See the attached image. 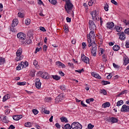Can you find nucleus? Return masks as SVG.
Returning <instances> with one entry per match:
<instances>
[{
	"label": "nucleus",
	"instance_id": "nucleus-30",
	"mask_svg": "<svg viewBox=\"0 0 129 129\" xmlns=\"http://www.w3.org/2000/svg\"><path fill=\"white\" fill-rule=\"evenodd\" d=\"M4 63H6V59L5 58L2 57H0V65H3Z\"/></svg>",
	"mask_w": 129,
	"mask_h": 129
},
{
	"label": "nucleus",
	"instance_id": "nucleus-54",
	"mask_svg": "<svg viewBox=\"0 0 129 129\" xmlns=\"http://www.w3.org/2000/svg\"><path fill=\"white\" fill-rule=\"evenodd\" d=\"M113 66L114 68H115L116 69H118V68H119V66H118V65H117L115 63H113Z\"/></svg>",
	"mask_w": 129,
	"mask_h": 129
},
{
	"label": "nucleus",
	"instance_id": "nucleus-5",
	"mask_svg": "<svg viewBox=\"0 0 129 129\" xmlns=\"http://www.w3.org/2000/svg\"><path fill=\"white\" fill-rule=\"evenodd\" d=\"M90 15L92 17L93 21H99V18L98 17V14L96 10H94L90 13Z\"/></svg>",
	"mask_w": 129,
	"mask_h": 129
},
{
	"label": "nucleus",
	"instance_id": "nucleus-14",
	"mask_svg": "<svg viewBox=\"0 0 129 129\" xmlns=\"http://www.w3.org/2000/svg\"><path fill=\"white\" fill-rule=\"evenodd\" d=\"M41 85H42V83L40 82V79L39 78L36 79L35 82V86L36 88L40 89V88H41Z\"/></svg>",
	"mask_w": 129,
	"mask_h": 129
},
{
	"label": "nucleus",
	"instance_id": "nucleus-47",
	"mask_svg": "<svg viewBox=\"0 0 129 129\" xmlns=\"http://www.w3.org/2000/svg\"><path fill=\"white\" fill-rule=\"evenodd\" d=\"M25 25L29 26L30 25V19H26L25 21Z\"/></svg>",
	"mask_w": 129,
	"mask_h": 129
},
{
	"label": "nucleus",
	"instance_id": "nucleus-61",
	"mask_svg": "<svg viewBox=\"0 0 129 129\" xmlns=\"http://www.w3.org/2000/svg\"><path fill=\"white\" fill-rule=\"evenodd\" d=\"M104 9L106 12H107L108 11V5L105 6Z\"/></svg>",
	"mask_w": 129,
	"mask_h": 129
},
{
	"label": "nucleus",
	"instance_id": "nucleus-60",
	"mask_svg": "<svg viewBox=\"0 0 129 129\" xmlns=\"http://www.w3.org/2000/svg\"><path fill=\"white\" fill-rule=\"evenodd\" d=\"M4 6H3V4H0V12H3L4 10Z\"/></svg>",
	"mask_w": 129,
	"mask_h": 129
},
{
	"label": "nucleus",
	"instance_id": "nucleus-44",
	"mask_svg": "<svg viewBox=\"0 0 129 129\" xmlns=\"http://www.w3.org/2000/svg\"><path fill=\"white\" fill-rule=\"evenodd\" d=\"M93 127H94V125H92L91 123H89L88 125V129H92Z\"/></svg>",
	"mask_w": 129,
	"mask_h": 129
},
{
	"label": "nucleus",
	"instance_id": "nucleus-48",
	"mask_svg": "<svg viewBox=\"0 0 129 129\" xmlns=\"http://www.w3.org/2000/svg\"><path fill=\"white\" fill-rule=\"evenodd\" d=\"M39 30L40 31H42V32H46V29H45V27H39Z\"/></svg>",
	"mask_w": 129,
	"mask_h": 129
},
{
	"label": "nucleus",
	"instance_id": "nucleus-23",
	"mask_svg": "<svg viewBox=\"0 0 129 129\" xmlns=\"http://www.w3.org/2000/svg\"><path fill=\"white\" fill-rule=\"evenodd\" d=\"M110 120L111 122H112V123H114L115 122H117L118 121V119L117 118L114 117H112L110 118Z\"/></svg>",
	"mask_w": 129,
	"mask_h": 129
},
{
	"label": "nucleus",
	"instance_id": "nucleus-28",
	"mask_svg": "<svg viewBox=\"0 0 129 129\" xmlns=\"http://www.w3.org/2000/svg\"><path fill=\"white\" fill-rule=\"evenodd\" d=\"M64 128L65 129H71L72 128V124L71 125L70 124L68 123L64 125Z\"/></svg>",
	"mask_w": 129,
	"mask_h": 129
},
{
	"label": "nucleus",
	"instance_id": "nucleus-10",
	"mask_svg": "<svg viewBox=\"0 0 129 129\" xmlns=\"http://www.w3.org/2000/svg\"><path fill=\"white\" fill-rule=\"evenodd\" d=\"M89 25L90 26V29L91 31L92 30H94V29H96V25L94 24V22L92 20H90L89 21Z\"/></svg>",
	"mask_w": 129,
	"mask_h": 129
},
{
	"label": "nucleus",
	"instance_id": "nucleus-51",
	"mask_svg": "<svg viewBox=\"0 0 129 129\" xmlns=\"http://www.w3.org/2000/svg\"><path fill=\"white\" fill-rule=\"evenodd\" d=\"M18 16L19 18H23L24 17V14H23L22 13H18Z\"/></svg>",
	"mask_w": 129,
	"mask_h": 129
},
{
	"label": "nucleus",
	"instance_id": "nucleus-21",
	"mask_svg": "<svg viewBox=\"0 0 129 129\" xmlns=\"http://www.w3.org/2000/svg\"><path fill=\"white\" fill-rule=\"evenodd\" d=\"M56 64L58 67H61V68H65V67H66V66L60 61H57Z\"/></svg>",
	"mask_w": 129,
	"mask_h": 129
},
{
	"label": "nucleus",
	"instance_id": "nucleus-19",
	"mask_svg": "<svg viewBox=\"0 0 129 129\" xmlns=\"http://www.w3.org/2000/svg\"><path fill=\"white\" fill-rule=\"evenodd\" d=\"M25 62L22 61L20 64H19L16 68L17 70H21V69H23L24 68V64Z\"/></svg>",
	"mask_w": 129,
	"mask_h": 129
},
{
	"label": "nucleus",
	"instance_id": "nucleus-55",
	"mask_svg": "<svg viewBox=\"0 0 129 129\" xmlns=\"http://www.w3.org/2000/svg\"><path fill=\"white\" fill-rule=\"evenodd\" d=\"M47 49H48V46L46 45H44L43 46V51H47Z\"/></svg>",
	"mask_w": 129,
	"mask_h": 129
},
{
	"label": "nucleus",
	"instance_id": "nucleus-42",
	"mask_svg": "<svg viewBox=\"0 0 129 129\" xmlns=\"http://www.w3.org/2000/svg\"><path fill=\"white\" fill-rule=\"evenodd\" d=\"M32 112L34 113V114H35V115H37V114L39 113V111H38L37 109H34L32 110Z\"/></svg>",
	"mask_w": 129,
	"mask_h": 129
},
{
	"label": "nucleus",
	"instance_id": "nucleus-58",
	"mask_svg": "<svg viewBox=\"0 0 129 129\" xmlns=\"http://www.w3.org/2000/svg\"><path fill=\"white\" fill-rule=\"evenodd\" d=\"M127 90H125L123 91H122L121 93H120V94L121 95H122V94H127Z\"/></svg>",
	"mask_w": 129,
	"mask_h": 129
},
{
	"label": "nucleus",
	"instance_id": "nucleus-3",
	"mask_svg": "<svg viewBox=\"0 0 129 129\" xmlns=\"http://www.w3.org/2000/svg\"><path fill=\"white\" fill-rule=\"evenodd\" d=\"M22 53H23V49L19 48L16 52V57L15 58L16 61H21L22 60L23 57L22 56Z\"/></svg>",
	"mask_w": 129,
	"mask_h": 129
},
{
	"label": "nucleus",
	"instance_id": "nucleus-2",
	"mask_svg": "<svg viewBox=\"0 0 129 129\" xmlns=\"http://www.w3.org/2000/svg\"><path fill=\"white\" fill-rule=\"evenodd\" d=\"M64 9L67 11L68 14H71L72 10H73V4L70 2V1H67Z\"/></svg>",
	"mask_w": 129,
	"mask_h": 129
},
{
	"label": "nucleus",
	"instance_id": "nucleus-31",
	"mask_svg": "<svg viewBox=\"0 0 129 129\" xmlns=\"http://www.w3.org/2000/svg\"><path fill=\"white\" fill-rule=\"evenodd\" d=\"M102 61L104 62H106L107 61V55L106 54H103L102 56Z\"/></svg>",
	"mask_w": 129,
	"mask_h": 129
},
{
	"label": "nucleus",
	"instance_id": "nucleus-36",
	"mask_svg": "<svg viewBox=\"0 0 129 129\" xmlns=\"http://www.w3.org/2000/svg\"><path fill=\"white\" fill-rule=\"evenodd\" d=\"M123 103V101L121 100L120 101H118L117 102L116 105L117 106H120V105H122Z\"/></svg>",
	"mask_w": 129,
	"mask_h": 129
},
{
	"label": "nucleus",
	"instance_id": "nucleus-16",
	"mask_svg": "<svg viewBox=\"0 0 129 129\" xmlns=\"http://www.w3.org/2000/svg\"><path fill=\"white\" fill-rule=\"evenodd\" d=\"M18 24H19V20L18 19H14L12 21L11 27L15 28V27L18 25Z\"/></svg>",
	"mask_w": 129,
	"mask_h": 129
},
{
	"label": "nucleus",
	"instance_id": "nucleus-57",
	"mask_svg": "<svg viewBox=\"0 0 129 129\" xmlns=\"http://www.w3.org/2000/svg\"><path fill=\"white\" fill-rule=\"evenodd\" d=\"M111 3H112V4H113V5H115V6H117V2H116V1L114 0H111Z\"/></svg>",
	"mask_w": 129,
	"mask_h": 129
},
{
	"label": "nucleus",
	"instance_id": "nucleus-49",
	"mask_svg": "<svg viewBox=\"0 0 129 129\" xmlns=\"http://www.w3.org/2000/svg\"><path fill=\"white\" fill-rule=\"evenodd\" d=\"M64 32L67 34L69 32V29H68V27L66 26H64Z\"/></svg>",
	"mask_w": 129,
	"mask_h": 129
},
{
	"label": "nucleus",
	"instance_id": "nucleus-29",
	"mask_svg": "<svg viewBox=\"0 0 129 129\" xmlns=\"http://www.w3.org/2000/svg\"><path fill=\"white\" fill-rule=\"evenodd\" d=\"M60 120L62 121V122H68V120L67 119V118H66L64 116L61 117Z\"/></svg>",
	"mask_w": 129,
	"mask_h": 129
},
{
	"label": "nucleus",
	"instance_id": "nucleus-33",
	"mask_svg": "<svg viewBox=\"0 0 129 129\" xmlns=\"http://www.w3.org/2000/svg\"><path fill=\"white\" fill-rule=\"evenodd\" d=\"M115 29H116V32H120V31H121V30H122V27H120V26H115Z\"/></svg>",
	"mask_w": 129,
	"mask_h": 129
},
{
	"label": "nucleus",
	"instance_id": "nucleus-4",
	"mask_svg": "<svg viewBox=\"0 0 129 129\" xmlns=\"http://www.w3.org/2000/svg\"><path fill=\"white\" fill-rule=\"evenodd\" d=\"M92 46L91 48V53L93 57H95L96 56V52H97V46L96 45V43L95 42H91V47Z\"/></svg>",
	"mask_w": 129,
	"mask_h": 129
},
{
	"label": "nucleus",
	"instance_id": "nucleus-18",
	"mask_svg": "<svg viewBox=\"0 0 129 129\" xmlns=\"http://www.w3.org/2000/svg\"><path fill=\"white\" fill-rule=\"evenodd\" d=\"M22 43H23V44H26V45H30V44H32V43H33V41H32V40L30 38L27 39L25 41H23Z\"/></svg>",
	"mask_w": 129,
	"mask_h": 129
},
{
	"label": "nucleus",
	"instance_id": "nucleus-40",
	"mask_svg": "<svg viewBox=\"0 0 129 129\" xmlns=\"http://www.w3.org/2000/svg\"><path fill=\"white\" fill-rule=\"evenodd\" d=\"M50 4L52 5H56L57 4V0H48Z\"/></svg>",
	"mask_w": 129,
	"mask_h": 129
},
{
	"label": "nucleus",
	"instance_id": "nucleus-41",
	"mask_svg": "<svg viewBox=\"0 0 129 129\" xmlns=\"http://www.w3.org/2000/svg\"><path fill=\"white\" fill-rule=\"evenodd\" d=\"M40 50H42V47H40V48L37 47L35 49V51L34 53L35 54H37V53H38V52H40Z\"/></svg>",
	"mask_w": 129,
	"mask_h": 129
},
{
	"label": "nucleus",
	"instance_id": "nucleus-26",
	"mask_svg": "<svg viewBox=\"0 0 129 129\" xmlns=\"http://www.w3.org/2000/svg\"><path fill=\"white\" fill-rule=\"evenodd\" d=\"M119 49H120V47H119V45H115L113 47V50L115 51H118Z\"/></svg>",
	"mask_w": 129,
	"mask_h": 129
},
{
	"label": "nucleus",
	"instance_id": "nucleus-52",
	"mask_svg": "<svg viewBox=\"0 0 129 129\" xmlns=\"http://www.w3.org/2000/svg\"><path fill=\"white\" fill-rule=\"evenodd\" d=\"M43 112L44 113H45V114H49L50 113V111L44 109Z\"/></svg>",
	"mask_w": 129,
	"mask_h": 129
},
{
	"label": "nucleus",
	"instance_id": "nucleus-43",
	"mask_svg": "<svg viewBox=\"0 0 129 129\" xmlns=\"http://www.w3.org/2000/svg\"><path fill=\"white\" fill-rule=\"evenodd\" d=\"M15 27H10V31L11 32H12V33H16L17 30H16V28H14Z\"/></svg>",
	"mask_w": 129,
	"mask_h": 129
},
{
	"label": "nucleus",
	"instance_id": "nucleus-34",
	"mask_svg": "<svg viewBox=\"0 0 129 129\" xmlns=\"http://www.w3.org/2000/svg\"><path fill=\"white\" fill-rule=\"evenodd\" d=\"M33 65H34L35 67L38 69L39 68V64H38V61L36 60H34L33 61Z\"/></svg>",
	"mask_w": 129,
	"mask_h": 129
},
{
	"label": "nucleus",
	"instance_id": "nucleus-11",
	"mask_svg": "<svg viewBox=\"0 0 129 129\" xmlns=\"http://www.w3.org/2000/svg\"><path fill=\"white\" fill-rule=\"evenodd\" d=\"M118 36H119V38L121 41H124L125 40V34L124 32H121L120 33H117Z\"/></svg>",
	"mask_w": 129,
	"mask_h": 129
},
{
	"label": "nucleus",
	"instance_id": "nucleus-62",
	"mask_svg": "<svg viewBox=\"0 0 129 129\" xmlns=\"http://www.w3.org/2000/svg\"><path fill=\"white\" fill-rule=\"evenodd\" d=\"M66 20H67V22L68 23H71V18H70L69 17H67Z\"/></svg>",
	"mask_w": 129,
	"mask_h": 129
},
{
	"label": "nucleus",
	"instance_id": "nucleus-20",
	"mask_svg": "<svg viewBox=\"0 0 129 129\" xmlns=\"http://www.w3.org/2000/svg\"><path fill=\"white\" fill-rule=\"evenodd\" d=\"M123 65H124L125 66L126 65H127V64L129 63V58L127 56H125L123 57Z\"/></svg>",
	"mask_w": 129,
	"mask_h": 129
},
{
	"label": "nucleus",
	"instance_id": "nucleus-15",
	"mask_svg": "<svg viewBox=\"0 0 129 129\" xmlns=\"http://www.w3.org/2000/svg\"><path fill=\"white\" fill-rule=\"evenodd\" d=\"M81 59L85 63H86L87 64V63L89 64V58L86 57V56L83 55V56H82Z\"/></svg>",
	"mask_w": 129,
	"mask_h": 129
},
{
	"label": "nucleus",
	"instance_id": "nucleus-38",
	"mask_svg": "<svg viewBox=\"0 0 129 129\" xmlns=\"http://www.w3.org/2000/svg\"><path fill=\"white\" fill-rule=\"evenodd\" d=\"M25 126H26V127H32V124H31L30 122H27L25 123Z\"/></svg>",
	"mask_w": 129,
	"mask_h": 129
},
{
	"label": "nucleus",
	"instance_id": "nucleus-39",
	"mask_svg": "<svg viewBox=\"0 0 129 129\" xmlns=\"http://www.w3.org/2000/svg\"><path fill=\"white\" fill-rule=\"evenodd\" d=\"M100 93L103 94L104 95H106V94H107L106 90H105V89L100 90Z\"/></svg>",
	"mask_w": 129,
	"mask_h": 129
},
{
	"label": "nucleus",
	"instance_id": "nucleus-63",
	"mask_svg": "<svg viewBox=\"0 0 129 129\" xmlns=\"http://www.w3.org/2000/svg\"><path fill=\"white\" fill-rule=\"evenodd\" d=\"M125 47L126 48H129V41H126Z\"/></svg>",
	"mask_w": 129,
	"mask_h": 129
},
{
	"label": "nucleus",
	"instance_id": "nucleus-50",
	"mask_svg": "<svg viewBox=\"0 0 129 129\" xmlns=\"http://www.w3.org/2000/svg\"><path fill=\"white\" fill-rule=\"evenodd\" d=\"M45 101H46L47 102H50V101H51V100H52V98L49 97V98H46L45 99Z\"/></svg>",
	"mask_w": 129,
	"mask_h": 129
},
{
	"label": "nucleus",
	"instance_id": "nucleus-37",
	"mask_svg": "<svg viewBox=\"0 0 129 129\" xmlns=\"http://www.w3.org/2000/svg\"><path fill=\"white\" fill-rule=\"evenodd\" d=\"M2 121L5 123H9V121L7 119V116H6L3 118Z\"/></svg>",
	"mask_w": 129,
	"mask_h": 129
},
{
	"label": "nucleus",
	"instance_id": "nucleus-46",
	"mask_svg": "<svg viewBox=\"0 0 129 129\" xmlns=\"http://www.w3.org/2000/svg\"><path fill=\"white\" fill-rule=\"evenodd\" d=\"M17 85H20L21 86H22V85H26V82H18L17 83Z\"/></svg>",
	"mask_w": 129,
	"mask_h": 129
},
{
	"label": "nucleus",
	"instance_id": "nucleus-1",
	"mask_svg": "<svg viewBox=\"0 0 129 129\" xmlns=\"http://www.w3.org/2000/svg\"><path fill=\"white\" fill-rule=\"evenodd\" d=\"M95 41H96V38H95V34H94V31H91L90 32V33L88 36V47H91V43H94Z\"/></svg>",
	"mask_w": 129,
	"mask_h": 129
},
{
	"label": "nucleus",
	"instance_id": "nucleus-56",
	"mask_svg": "<svg viewBox=\"0 0 129 129\" xmlns=\"http://www.w3.org/2000/svg\"><path fill=\"white\" fill-rule=\"evenodd\" d=\"M125 34H127V35H129V28H126L124 30Z\"/></svg>",
	"mask_w": 129,
	"mask_h": 129
},
{
	"label": "nucleus",
	"instance_id": "nucleus-9",
	"mask_svg": "<svg viewBox=\"0 0 129 129\" xmlns=\"http://www.w3.org/2000/svg\"><path fill=\"white\" fill-rule=\"evenodd\" d=\"M120 111L121 112H129V106L126 105H123Z\"/></svg>",
	"mask_w": 129,
	"mask_h": 129
},
{
	"label": "nucleus",
	"instance_id": "nucleus-17",
	"mask_svg": "<svg viewBox=\"0 0 129 129\" xmlns=\"http://www.w3.org/2000/svg\"><path fill=\"white\" fill-rule=\"evenodd\" d=\"M22 117H23V115H15L13 116L14 120H20Z\"/></svg>",
	"mask_w": 129,
	"mask_h": 129
},
{
	"label": "nucleus",
	"instance_id": "nucleus-64",
	"mask_svg": "<svg viewBox=\"0 0 129 129\" xmlns=\"http://www.w3.org/2000/svg\"><path fill=\"white\" fill-rule=\"evenodd\" d=\"M11 128V129H14L15 128V126H14V125H11L9 127V129Z\"/></svg>",
	"mask_w": 129,
	"mask_h": 129
},
{
	"label": "nucleus",
	"instance_id": "nucleus-12",
	"mask_svg": "<svg viewBox=\"0 0 129 129\" xmlns=\"http://www.w3.org/2000/svg\"><path fill=\"white\" fill-rule=\"evenodd\" d=\"M64 96L63 95H59L55 99V103H59V102H61L62 100H63V98Z\"/></svg>",
	"mask_w": 129,
	"mask_h": 129
},
{
	"label": "nucleus",
	"instance_id": "nucleus-59",
	"mask_svg": "<svg viewBox=\"0 0 129 129\" xmlns=\"http://www.w3.org/2000/svg\"><path fill=\"white\" fill-rule=\"evenodd\" d=\"M81 104L83 106V107H87V105L84 104V103H83V101H81Z\"/></svg>",
	"mask_w": 129,
	"mask_h": 129
},
{
	"label": "nucleus",
	"instance_id": "nucleus-27",
	"mask_svg": "<svg viewBox=\"0 0 129 129\" xmlns=\"http://www.w3.org/2000/svg\"><path fill=\"white\" fill-rule=\"evenodd\" d=\"M51 77H52V78H53V79H54V80H60V79H61V77L58 76L57 75H52Z\"/></svg>",
	"mask_w": 129,
	"mask_h": 129
},
{
	"label": "nucleus",
	"instance_id": "nucleus-13",
	"mask_svg": "<svg viewBox=\"0 0 129 129\" xmlns=\"http://www.w3.org/2000/svg\"><path fill=\"white\" fill-rule=\"evenodd\" d=\"M106 27L107 29H109V30H112L113 27H114V23L113 22H107Z\"/></svg>",
	"mask_w": 129,
	"mask_h": 129
},
{
	"label": "nucleus",
	"instance_id": "nucleus-45",
	"mask_svg": "<svg viewBox=\"0 0 129 129\" xmlns=\"http://www.w3.org/2000/svg\"><path fill=\"white\" fill-rule=\"evenodd\" d=\"M94 0H91L90 2H89L88 5L91 7V6H92L93 4H94Z\"/></svg>",
	"mask_w": 129,
	"mask_h": 129
},
{
	"label": "nucleus",
	"instance_id": "nucleus-35",
	"mask_svg": "<svg viewBox=\"0 0 129 129\" xmlns=\"http://www.w3.org/2000/svg\"><path fill=\"white\" fill-rule=\"evenodd\" d=\"M36 72V71L35 70H32L30 73V76L31 77H34L35 76V73Z\"/></svg>",
	"mask_w": 129,
	"mask_h": 129
},
{
	"label": "nucleus",
	"instance_id": "nucleus-53",
	"mask_svg": "<svg viewBox=\"0 0 129 129\" xmlns=\"http://www.w3.org/2000/svg\"><path fill=\"white\" fill-rule=\"evenodd\" d=\"M60 88L61 90H62V91L66 90V87L64 85L60 86Z\"/></svg>",
	"mask_w": 129,
	"mask_h": 129
},
{
	"label": "nucleus",
	"instance_id": "nucleus-32",
	"mask_svg": "<svg viewBox=\"0 0 129 129\" xmlns=\"http://www.w3.org/2000/svg\"><path fill=\"white\" fill-rule=\"evenodd\" d=\"M101 84H102V85H107V84H110V82L103 80L101 81Z\"/></svg>",
	"mask_w": 129,
	"mask_h": 129
},
{
	"label": "nucleus",
	"instance_id": "nucleus-6",
	"mask_svg": "<svg viewBox=\"0 0 129 129\" xmlns=\"http://www.w3.org/2000/svg\"><path fill=\"white\" fill-rule=\"evenodd\" d=\"M72 127L73 129H82V125L78 122H74L72 123Z\"/></svg>",
	"mask_w": 129,
	"mask_h": 129
},
{
	"label": "nucleus",
	"instance_id": "nucleus-25",
	"mask_svg": "<svg viewBox=\"0 0 129 129\" xmlns=\"http://www.w3.org/2000/svg\"><path fill=\"white\" fill-rule=\"evenodd\" d=\"M10 98L11 97H10V95H9V94H7L4 96L3 101L5 102V101H6V100H8V99H9V98Z\"/></svg>",
	"mask_w": 129,
	"mask_h": 129
},
{
	"label": "nucleus",
	"instance_id": "nucleus-8",
	"mask_svg": "<svg viewBox=\"0 0 129 129\" xmlns=\"http://www.w3.org/2000/svg\"><path fill=\"white\" fill-rule=\"evenodd\" d=\"M38 74H39L40 75H41V77L44 79H49V78H50V76H49V74L47 73H42L40 72Z\"/></svg>",
	"mask_w": 129,
	"mask_h": 129
},
{
	"label": "nucleus",
	"instance_id": "nucleus-24",
	"mask_svg": "<svg viewBox=\"0 0 129 129\" xmlns=\"http://www.w3.org/2000/svg\"><path fill=\"white\" fill-rule=\"evenodd\" d=\"M110 106V103L106 102L102 104V107L104 108H106V107H109Z\"/></svg>",
	"mask_w": 129,
	"mask_h": 129
},
{
	"label": "nucleus",
	"instance_id": "nucleus-22",
	"mask_svg": "<svg viewBox=\"0 0 129 129\" xmlns=\"http://www.w3.org/2000/svg\"><path fill=\"white\" fill-rule=\"evenodd\" d=\"M92 75L97 79H101V77L96 73H92Z\"/></svg>",
	"mask_w": 129,
	"mask_h": 129
},
{
	"label": "nucleus",
	"instance_id": "nucleus-7",
	"mask_svg": "<svg viewBox=\"0 0 129 129\" xmlns=\"http://www.w3.org/2000/svg\"><path fill=\"white\" fill-rule=\"evenodd\" d=\"M17 38L19 39V40L25 41V40H26V34H24L22 32H20L17 34Z\"/></svg>",
	"mask_w": 129,
	"mask_h": 129
}]
</instances>
